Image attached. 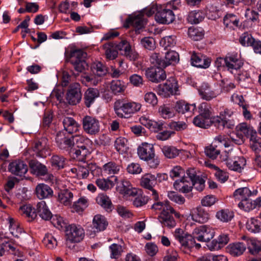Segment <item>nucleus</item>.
<instances>
[{"mask_svg":"<svg viewBox=\"0 0 261 261\" xmlns=\"http://www.w3.org/2000/svg\"><path fill=\"white\" fill-rule=\"evenodd\" d=\"M114 110L120 118H128L131 115L139 111L141 105L134 101H128L124 99L117 100L114 103Z\"/></svg>","mask_w":261,"mask_h":261,"instance_id":"1","label":"nucleus"},{"mask_svg":"<svg viewBox=\"0 0 261 261\" xmlns=\"http://www.w3.org/2000/svg\"><path fill=\"white\" fill-rule=\"evenodd\" d=\"M91 71L93 74H84L81 76V81L85 84H90L96 86L101 81V77L108 72L107 67L100 62L94 63L91 66Z\"/></svg>","mask_w":261,"mask_h":261,"instance_id":"2","label":"nucleus"},{"mask_svg":"<svg viewBox=\"0 0 261 261\" xmlns=\"http://www.w3.org/2000/svg\"><path fill=\"white\" fill-rule=\"evenodd\" d=\"M72 173L81 178H86L90 173L94 176H99L102 173L101 169L95 163L89 162H80L75 167L70 169Z\"/></svg>","mask_w":261,"mask_h":261,"instance_id":"3","label":"nucleus"},{"mask_svg":"<svg viewBox=\"0 0 261 261\" xmlns=\"http://www.w3.org/2000/svg\"><path fill=\"white\" fill-rule=\"evenodd\" d=\"M174 236L180 244V250L184 253H188L194 247L195 239L191 234L184 232L182 229H176Z\"/></svg>","mask_w":261,"mask_h":261,"instance_id":"4","label":"nucleus"},{"mask_svg":"<svg viewBox=\"0 0 261 261\" xmlns=\"http://www.w3.org/2000/svg\"><path fill=\"white\" fill-rule=\"evenodd\" d=\"M226 165L230 170L240 172L246 164V159L242 156H238L235 152H228L225 159Z\"/></svg>","mask_w":261,"mask_h":261,"instance_id":"5","label":"nucleus"},{"mask_svg":"<svg viewBox=\"0 0 261 261\" xmlns=\"http://www.w3.org/2000/svg\"><path fill=\"white\" fill-rule=\"evenodd\" d=\"M161 176V175L160 174L155 176L150 173H147L144 174L141 178V186L149 190L150 195L155 200H158L159 195L157 191L154 189V187L157 184V177Z\"/></svg>","mask_w":261,"mask_h":261,"instance_id":"6","label":"nucleus"},{"mask_svg":"<svg viewBox=\"0 0 261 261\" xmlns=\"http://www.w3.org/2000/svg\"><path fill=\"white\" fill-rule=\"evenodd\" d=\"M84 130L90 135H95L100 132V122L95 117L86 115L82 119Z\"/></svg>","mask_w":261,"mask_h":261,"instance_id":"7","label":"nucleus"},{"mask_svg":"<svg viewBox=\"0 0 261 261\" xmlns=\"http://www.w3.org/2000/svg\"><path fill=\"white\" fill-rule=\"evenodd\" d=\"M65 233L67 239L72 242H80L85 236L84 229L81 226L75 224L67 226Z\"/></svg>","mask_w":261,"mask_h":261,"instance_id":"8","label":"nucleus"},{"mask_svg":"<svg viewBox=\"0 0 261 261\" xmlns=\"http://www.w3.org/2000/svg\"><path fill=\"white\" fill-rule=\"evenodd\" d=\"M193 236L200 242H207L212 239L215 234L214 229L208 225H202L194 229Z\"/></svg>","mask_w":261,"mask_h":261,"instance_id":"9","label":"nucleus"},{"mask_svg":"<svg viewBox=\"0 0 261 261\" xmlns=\"http://www.w3.org/2000/svg\"><path fill=\"white\" fill-rule=\"evenodd\" d=\"M34 154L38 158H45L50 155V145L48 139L43 137L35 143L33 148Z\"/></svg>","mask_w":261,"mask_h":261,"instance_id":"10","label":"nucleus"},{"mask_svg":"<svg viewBox=\"0 0 261 261\" xmlns=\"http://www.w3.org/2000/svg\"><path fill=\"white\" fill-rule=\"evenodd\" d=\"M69 104L75 105L79 103L82 99L81 86L79 83H74L69 87L66 97Z\"/></svg>","mask_w":261,"mask_h":261,"instance_id":"11","label":"nucleus"},{"mask_svg":"<svg viewBox=\"0 0 261 261\" xmlns=\"http://www.w3.org/2000/svg\"><path fill=\"white\" fill-rule=\"evenodd\" d=\"M161 67H151L145 70L146 77L153 83H159L166 78L165 71Z\"/></svg>","mask_w":261,"mask_h":261,"instance_id":"12","label":"nucleus"},{"mask_svg":"<svg viewBox=\"0 0 261 261\" xmlns=\"http://www.w3.org/2000/svg\"><path fill=\"white\" fill-rule=\"evenodd\" d=\"M56 142L57 146L61 149L71 151L74 143L72 141V137L69 138L66 136L64 132H59L56 137Z\"/></svg>","mask_w":261,"mask_h":261,"instance_id":"13","label":"nucleus"},{"mask_svg":"<svg viewBox=\"0 0 261 261\" xmlns=\"http://www.w3.org/2000/svg\"><path fill=\"white\" fill-rule=\"evenodd\" d=\"M155 19L160 23L169 24L174 20L175 15L169 9H160L156 13Z\"/></svg>","mask_w":261,"mask_h":261,"instance_id":"14","label":"nucleus"},{"mask_svg":"<svg viewBox=\"0 0 261 261\" xmlns=\"http://www.w3.org/2000/svg\"><path fill=\"white\" fill-rule=\"evenodd\" d=\"M138 154L142 160L146 161L155 157L154 148L152 144L143 143L138 148Z\"/></svg>","mask_w":261,"mask_h":261,"instance_id":"15","label":"nucleus"},{"mask_svg":"<svg viewBox=\"0 0 261 261\" xmlns=\"http://www.w3.org/2000/svg\"><path fill=\"white\" fill-rule=\"evenodd\" d=\"M116 50L120 54L128 58L130 60H135L138 58V54L131 49L129 43L126 40H122L118 44L115 43Z\"/></svg>","mask_w":261,"mask_h":261,"instance_id":"16","label":"nucleus"},{"mask_svg":"<svg viewBox=\"0 0 261 261\" xmlns=\"http://www.w3.org/2000/svg\"><path fill=\"white\" fill-rule=\"evenodd\" d=\"M118 192L126 196H136L138 195V190L133 188L129 181L126 179H122L117 186Z\"/></svg>","mask_w":261,"mask_h":261,"instance_id":"17","label":"nucleus"},{"mask_svg":"<svg viewBox=\"0 0 261 261\" xmlns=\"http://www.w3.org/2000/svg\"><path fill=\"white\" fill-rule=\"evenodd\" d=\"M139 121L141 124L154 133H158L164 128V124L163 122L149 119L145 116L141 117L139 118Z\"/></svg>","mask_w":261,"mask_h":261,"instance_id":"18","label":"nucleus"},{"mask_svg":"<svg viewBox=\"0 0 261 261\" xmlns=\"http://www.w3.org/2000/svg\"><path fill=\"white\" fill-rule=\"evenodd\" d=\"M190 216L193 221L199 223H205L210 219L208 213L201 207L193 208L190 212Z\"/></svg>","mask_w":261,"mask_h":261,"instance_id":"19","label":"nucleus"},{"mask_svg":"<svg viewBox=\"0 0 261 261\" xmlns=\"http://www.w3.org/2000/svg\"><path fill=\"white\" fill-rule=\"evenodd\" d=\"M173 186L174 188L182 193H188L192 191V182L190 181L186 176H182L180 179L175 180Z\"/></svg>","mask_w":261,"mask_h":261,"instance_id":"20","label":"nucleus"},{"mask_svg":"<svg viewBox=\"0 0 261 261\" xmlns=\"http://www.w3.org/2000/svg\"><path fill=\"white\" fill-rule=\"evenodd\" d=\"M74 193L75 191L68 189L61 190L58 193L57 200L65 206H70L72 204Z\"/></svg>","mask_w":261,"mask_h":261,"instance_id":"21","label":"nucleus"},{"mask_svg":"<svg viewBox=\"0 0 261 261\" xmlns=\"http://www.w3.org/2000/svg\"><path fill=\"white\" fill-rule=\"evenodd\" d=\"M9 171L13 174L22 176L28 171L27 165L21 161H15L9 164Z\"/></svg>","mask_w":261,"mask_h":261,"instance_id":"22","label":"nucleus"},{"mask_svg":"<svg viewBox=\"0 0 261 261\" xmlns=\"http://www.w3.org/2000/svg\"><path fill=\"white\" fill-rule=\"evenodd\" d=\"M243 65V62L237 55H229L225 57V66L231 72L240 69Z\"/></svg>","mask_w":261,"mask_h":261,"instance_id":"23","label":"nucleus"},{"mask_svg":"<svg viewBox=\"0 0 261 261\" xmlns=\"http://www.w3.org/2000/svg\"><path fill=\"white\" fill-rule=\"evenodd\" d=\"M257 193L256 190L251 191L249 188L244 187L236 190L233 193V196L236 200L242 201V200L256 195Z\"/></svg>","mask_w":261,"mask_h":261,"instance_id":"24","label":"nucleus"},{"mask_svg":"<svg viewBox=\"0 0 261 261\" xmlns=\"http://www.w3.org/2000/svg\"><path fill=\"white\" fill-rule=\"evenodd\" d=\"M191 60L193 66L199 68H206L209 67L211 63V61L208 58L196 53L193 54Z\"/></svg>","mask_w":261,"mask_h":261,"instance_id":"25","label":"nucleus"},{"mask_svg":"<svg viewBox=\"0 0 261 261\" xmlns=\"http://www.w3.org/2000/svg\"><path fill=\"white\" fill-rule=\"evenodd\" d=\"M108 225V222L105 217L100 214L94 216L92 221V227L94 232L104 230Z\"/></svg>","mask_w":261,"mask_h":261,"instance_id":"26","label":"nucleus"},{"mask_svg":"<svg viewBox=\"0 0 261 261\" xmlns=\"http://www.w3.org/2000/svg\"><path fill=\"white\" fill-rule=\"evenodd\" d=\"M62 123L64 129L69 134L76 133L80 127V125L72 117H64Z\"/></svg>","mask_w":261,"mask_h":261,"instance_id":"27","label":"nucleus"},{"mask_svg":"<svg viewBox=\"0 0 261 261\" xmlns=\"http://www.w3.org/2000/svg\"><path fill=\"white\" fill-rule=\"evenodd\" d=\"M35 193L38 198L42 199L51 197L53 191L48 185L39 184L36 187Z\"/></svg>","mask_w":261,"mask_h":261,"instance_id":"28","label":"nucleus"},{"mask_svg":"<svg viewBox=\"0 0 261 261\" xmlns=\"http://www.w3.org/2000/svg\"><path fill=\"white\" fill-rule=\"evenodd\" d=\"M29 166L31 172L37 176H44L47 173V167L38 161H30Z\"/></svg>","mask_w":261,"mask_h":261,"instance_id":"29","label":"nucleus"},{"mask_svg":"<svg viewBox=\"0 0 261 261\" xmlns=\"http://www.w3.org/2000/svg\"><path fill=\"white\" fill-rule=\"evenodd\" d=\"M246 249V245L241 242L230 244L227 247V252L233 256H238L243 254Z\"/></svg>","mask_w":261,"mask_h":261,"instance_id":"30","label":"nucleus"},{"mask_svg":"<svg viewBox=\"0 0 261 261\" xmlns=\"http://www.w3.org/2000/svg\"><path fill=\"white\" fill-rule=\"evenodd\" d=\"M128 25L133 26L138 30L143 28L146 24V21L141 13L129 17L126 20Z\"/></svg>","mask_w":261,"mask_h":261,"instance_id":"31","label":"nucleus"},{"mask_svg":"<svg viewBox=\"0 0 261 261\" xmlns=\"http://www.w3.org/2000/svg\"><path fill=\"white\" fill-rule=\"evenodd\" d=\"M99 96V92L97 89L88 88L84 94L85 103L86 107L89 108Z\"/></svg>","mask_w":261,"mask_h":261,"instance_id":"32","label":"nucleus"},{"mask_svg":"<svg viewBox=\"0 0 261 261\" xmlns=\"http://www.w3.org/2000/svg\"><path fill=\"white\" fill-rule=\"evenodd\" d=\"M36 212L42 219L45 220H48L51 218L52 214L44 201L37 203Z\"/></svg>","mask_w":261,"mask_h":261,"instance_id":"33","label":"nucleus"},{"mask_svg":"<svg viewBox=\"0 0 261 261\" xmlns=\"http://www.w3.org/2000/svg\"><path fill=\"white\" fill-rule=\"evenodd\" d=\"M159 220L164 226L173 227L176 225V222L169 211L161 212L159 216Z\"/></svg>","mask_w":261,"mask_h":261,"instance_id":"34","label":"nucleus"},{"mask_svg":"<svg viewBox=\"0 0 261 261\" xmlns=\"http://www.w3.org/2000/svg\"><path fill=\"white\" fill-rule=\"evenodd\" d=\"M236 129L237 132L242 134L243 136H246L249 139L252 135H254L257 133L252 126L245 122L239 124L236 126Z\"/></svg>","mask_w":261,"mask_h":261,"instance_id":"35","label":"nucleus"},{"mask_svg":"<svg viewBox=\"0 0 261 261\" xmlns=\"http://www.w3.org/2000/svg\"><path fill=\"white\" fill-rule=\"evenodd\" d=\"M195 108V105H189L184 100L177 101L174 106L175 111L181 114L187 112L192 113Z\"/></svg>","mask_w":261,"mask_h":261,"instance_id":"36","label":"nucleus"},{"mask_svg":"<svg viewBox=\"0 0 261 261\" xmlns=\"http://www.w3.org/2000/svg\"><path fill=\"white\" fill-rule=\"evenodd\" d=\"M164 156L168 159H174L184 150L178 149L176 147L171 145H165L161 148Z\"/></svg>","mask_w":261,"mask_h":261,"instance_id":"37","label":"nucleus"},{"mask_svg":"<svg viewBox=\"0 0 261 261\" xmlns=\"http://www.w3.org/2000/svg\"><path fill=\"white\" fill-rule=\"evenodd\" d=\"M160 115L164 119H169L175 115L174 106L169 104L163 105L159 108Z\"/></svg>","mask_w":261,"mask_h":261,"instance_id":"38","label":"nucleus"},{"mask_svg":"<svg viewBox=\"0 0 261 261\" xmlns=\"http://www.w3.org/2000/svg\"><path fill=\"white\" fill-rule=\"evenodd\" d=\"M71 152L74 154V158H76L81 162H86V157L89 154L87 146H80V148L74 147Z\"/></svg>","mask_w":261,"mask_h":261,"instance_id":"39","label":"nucleus"},{"mask_svg":"<svg viewBox=\"0 0 261 261\" xmlns=\"http://www.w3.org/2000/svg\"><path fill=\"white\" fill-rule=\"evenodd\" d=\"M102 169L105 174L111 175L118 174L121 169V167L119 164L114 162H109L103 166Z\"/></svg>","mask_w":261,"mask_h":261,"instance_id":"40","label":"nucleus"},{"mask_svg":"<svg viewBox=\"0 0 261 261\" xmlns=\"http://www.w3.org/2000/svg\"><path fill=\"white\" fill-rule=\"evenodd\" d=\"M199 94L201 97L206 100H211L216 97L218 94L214 91L211 90L207 84H203L199 90Z\"/></svg>","mask_w":261,"mask_h":261,"instance_id":"41","label":"nucleus"},{"mask_svg":"<svg viewBox=\"0 0 261 261\" xmlns=\"http://www.w3.org/2000/svg\"><path fill=\"white\" fill-rule=\"evenodd\" d=\"M126 89L125 83L121 80H113L110 84V89L111 92L114 94L121 93L124 91Z\"/></svg>","mask_w":261,"mask_h":261,"instance_id":"42","label":"nucleus"},{"mask_svg":"<svg viewBox=\"0 0 261 261\" xmlns=\"http://www.w3.org/2000/svg\"><path fill=\"white\" fill-rule=\"evenodd\" d=\"M103 48L105 51V55L107 59L113 60L117 57L118 51L115 47V43L110 42L105 44Z\"/></svg>","mask_w":261,"mask_h":261,"instance_id":"43","label":"nucleus"},{"mask_svg":"<svg viewBox=\"0 0 261 261\" xmlns=\"http://www.w3.org/2000/svg\"><path fill=\"white\" fill-rule=\"evenodd\" d=\"M89 199L86 197H81L73 202L72 208L77 213H82L88 206Z\"/></svg>","mask_w":261,"mask_h":261,"instance_id":"44","label":"nucleus"},{"mask_svg":"<svg viewBox=\"0 0 261 261\" xmlns=\"http://www.w3.org/2000/svg\"><path fill=\"white\" fill-rule=\"evenodd\" d=\"M210 122L218 128H223L225 127L231 128V126H233V124L229 123L228 120L223 119L220 115L219 116H216L211 118Z\"/></svg>","mask_w":261,"mask_h":261,"instance_id":"45","label":"nucleus"},{"mask_svg":"<svg viewBox=\"0 0 261 261\" xmlns=\"http://www.w3.org/2000/svg\"><path fill=\"white\" fill-rule=\"evenodd\" d=\"M179 58L178 54L175 51H168L165 56L164 60L165 67L170 65H174L178 63Z\"/></svg>","mask_w":261,"mask_h":261,"instance_id":"46","label":"nucleus"},{"mask_svg":"<svg viewBox=\"0 0 261 261\" xmlns=\"http://www.w3.org/2000/svg\"><path fill=\"white\" fill-rule=\"evenodd\" d=\"M97 203L101 205L107 211H111L112 208V203L110 198L105 194L99 195L96 198Z\"/></svg>","mask_w":261,"mask_h":261,"instance_id":"47","label":"nucleus"},{"mask_svg":"<svg viewBox=\"0 0 261 261\" xmlns=\"http://www.w3.org/2000/svg\"><path fill=\"white\" fill-rule=\"evenodd\" d=\"M216 216L217 219L223 222H228L233 218V212L228 209H223L217 212Z\"/></svg>","mask_w":261,"mask_h":261,"instance_id":"48","label":"nucleus"},{"mask_svg":"<svg viewBox=\"0 0 261 261\" xmlns=\"http://www.w3.org/2000/svg\"><path fill=\"white\" fill-rule=\"evenodd\" d=\"M165 84L171 95L179 94L177 82L174 77H170L169 78L165 83Z\"/></svg>","mask_w":261,"mask_h":261,"instance_id":"49","label":"nucleus"},{"mask_svg":"<svg viewBox=\"0 0 261 261\" xmlns=\"http://www.w3.org/2000/svg\"><path fill=\"white\" fill-rule=\"evenodd\" d=\"M20 213L30 219L29 221L34 219L37 217V213L32 206L26 204L19 208Z\"/></svg>","mask_w":261,"mask_h":261,"instance_id":"50","label":"nucleus"},{"mask_svg":"<svg viewBox=\"0 0 261 261\" xmlns=\"http://www.w3.org/2000/svg\"><path fill=\"white\" fill-rule=\"evenodd\" d=\"M205 17L204 14L200 11H193L189 13L187 19L191 23H198L202 21Z\"/></svg>","mask_w":261,"mask_h":261,"instance_id":"51","label":"nucleus"},{"mask_svg":"<svg viewBox=\"0 0 261 261\" xmlns=\"http://www.w3.org/2000/svg\"><path fill=\"white\" fill-rule=\"evenodd\" d=\"M247 246L252 254H256L261 251V242L254 239H247Z\"/></svg>","mask_w":261,"mask_h":261,"instance_id":"52","label":"nucleus"},{"mask_svg":"<svg viewBox=\"0 0 261 261\" xmlns=\"http://www.w3.org/2000/svg\"><path fill=\"white\" fill-rule=\"evenodd\" d=\"M239 19L232 14H227L223 18V23L227 27L233 28L239 24Z\"/></svg>","mask_w":261,"mask_h":261,"instance_id":"53","label":"nucleus"},{"mask_svg":"<svg viewBox=\"0 0 261 261\" xmlns=\"http://www.w3.org/2000/svg\"><path fill=\"white\" fill-rule=\"evenodd\" d=\"M246 228L251 232H259L261 230V223L256 219L251 218L247 221Z\"/></svg>","mask_w":261,"mask_h":261,"instance_id":"54","label":"nucleus"},{"mask_svg":"<svg viewBox=\"0 0 261 261\" xmlns=\"http://www.w3.org/2000/svg\"><path fill=\"white\" fill-rule=\"evenodd\" d=\"M95 184L100 189L103 191H107L114 186L113 181L109 178H97L95 180Z\"/></svg>","mask_w":261,"mask_h":261,"instance_id":"55","label":"nucleus"},{"mask_svg":"<svg viewBox=\"0 0 261 261\" xmlns=\"http://www.w3.org/2000/svg\"><path fill=\"white\" fill-rule=\"evenodd\" d=\"M42 243L48 249H53L57 246V241L51 233H47L44 236Z\"/></svg>","mask_w":261,"mask_h":261,"instance_id":"56","label":"nucleus"},{"mask_svg":"<svg viewBox=\"0 0 261 261\" xmlns=\"http://www.w3.org/2000/svg\"><path fill=\"white\" fill-rule=\"evenodd\" d=\"M51 166L57 169H61L64 167L65 159L60 155H54L50 159Z\"/></svg>","mask_w":261,"mask_h":261,"instance_id":"57","label":"nucleus"},{"mask_svg":"<svg viewBox=\"0 0 261 261\" xmlns=\"http://www.w3.org/2000/svg\"><path fill=\"white\" fill-rule=\"evenodd\" d=\"M87 54L82 49H73L70 53V62L85 61Z\"/></svg>","mask_w":261,"mask_h":261,"instance_id":"58","label":"nucleus"},{"mask_svg":"<svg viewBox=\"0 0 261 261\" xmlns=\"http://www.w3.org/2000/svg\"><path fill=\"white\" fill-rule=\"evenodd\" d=\"M9 230L11 233L15 237H19L22 233V229L16 223L13 219L9 218Z\"/></svg>","mask_w":261,"mask_h":261,"instance_id":"59","label":"nucleus"},{"mask_svg":"<svg viewBox=\"0 0 261 261\" xmlns=\"http://www.w3.org/2000/svg\"><path fill=\"white\" fill-rule=\"evenodd\" d=\"M209 119L199 114L193 119V122L198 127L206 128L210 126Z\"/></svg>","mask_w":261,"mask_h":261,"instance_id":"60","label":"nucleus"},{"mask_svg":"<svg viewBox=\"0 0 261 261\" xmlns=\"http://www.w3.org/2000/svg\"><path fill=\"white\" fill-rule=\"evenodd\" d=\"M150 62L154 67H165L164 61L162 56L159 53H153L150 57Z\"/></svg>","mask_w":261,"mask_h":261,"instance_id":"61","label":"nucleus"},{"mask_svg":"<svg viewBox=\"0 0 261 261\" xmlns=\"http://www.w3.org/2000/svg\"><path fill=\"white\" fill-rule=\"evenodd\" d=\"M254 41L255 39L248 32H245L242 34L239 38L240 43L245 46H251Z\"/></svg>","mask_w":261,"mask_h":261,"instance_id":"62","label":"nucleus"},{"mask_svg":"<svg viewBox=\"0 0 261 261\" xmlns=\"http://www.w3.org/2000/svg\"><path fill=\"white\" fill-rule=\"evenodd\" d=\"M72 141L74 143L73 148H80V146H87L90 140L85 136L77 135L72 137Z\"/></svg>","mask_w":261,"mask_h":261,"instance_id":"63","label":"nucleus"},{"mask_svg":"<svg viewBox=\"0 0 261 261\" xmlns=\"http://www.w3.org/2000/svg\"><path fill=\"white\" fill-rule=\"evenodd\" d=\"M250 145L254 151L258 152L261 150V139L258 137L257 133L250 138Z\"/></svg>","mask_w":261,"mask_h":261,"instance_id":"64","label":"nucleus"}]
</instances>
